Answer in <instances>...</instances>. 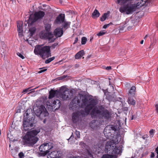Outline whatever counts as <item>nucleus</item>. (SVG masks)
<instances>
[{"label": "nucleus", "mask_w": 158, "mask_h": 158, "mask_svg": "<svg viewBox=\"0 0 158 158\" xmlns=\"http://www.w3.org/2000/svg\"><path fill=\"white\" fill-rule=\"evenodd\" d=\"M82 106H85L84 110H81L73 112L72 114V119L73 123H76L81 118V116L85 117L89 114L90 111L97 104V100L94 98H88L86 96L82 99Z\"/></svg>", "instance_id": "1"}, {"label": "nucleus", "mask_w": 158, "mask_h": 158, "mask_svg": "<svg viewBox=\"0 0 158 158\" xmlns=\"http://www.w3.org/2000/svg\"><path fill=\"white\" fill-rule=\"evenodd\" d=\"M72 95V92L71 90L64 89L63 87H62L59 90H54L51 89L49 92V99L52 98L56 96L60 98L63 100H66L70 98Z\"/></svg>", "instance_id": "2"}, {"label": "nucleus", "mask_w": 158, "mask_h": 158, "mask_svg": "<svg viewBox=\"0 0 158 158\" xmlns=\"http://www.w3.org/2000/svg\"><path fill=\"white\" fill-rule=\"evenodd\" d=\"M92 118H98V117L108 120L111 117V114L110 112L107 109L102 106H99L92 109L90 113Z\"/></svg>", "instance_id": "3"}, {"label": "nucleus", "mask_w": 158, "mask_h": 158, "mask_svg": "<svg viewBox=\"0 0 158 158\" xmlns=\"http://www.w3.org/2000/svg\"><path fill=\"white\" fill-rule=\"evenodd\" d=\"M34 53L36 55H40L43 59L48 58L51 56L50 47L49 46L38 45L34 50Z\"/></svg>", "instance_id": "4"}, {"label": "nucleus", "mask_w": 158, "mask_h": 158, "mask_svg": "<svg viewBox=\"0 0 158 158\" xmlns=\"http://www.w3.org/2000/svg\"><path fill=\"white\" fill-rule=\"evenodd\" d=\"M40 131L33 130L28 132L24 136L25 143L28 144L29 146H32L36 143L38 140L36 135Z\"/></svg>", "instance_id": "5"}, {"label": "nucleus", "mask_w": 158, "mask_h": 158, "mask_svg": "<svg viewBox=\"0 0 158 158\" xmlns=\"http://www.w3.org/2000/svg\"><path fill=\"white\" fill-rule=\"evenodd\" d=\"M117 127L113 125H108L106 127L104 130V133L106 137L108 139H112L117 132Z\"/></svg>", "instance_id": "6"}, {"label": "nucleus", "mask_w": 158, "mask_h": 158, "mask_svg": "<svg viewBox=\"0 0 158 158\" xmlns=\"http://www.w3.org/2000/svg\"><path fill=\"white\" fill-rule=\"evenodd\" d=\"M136 6L135 4L128 3L126 5L121 7L119 9V11L122 13H126L127 15L132 14L136 10Z\"/></svg>", "instance_id": "7"}, {"label": "nucleus", "mask_w": 158, "mask_h": 158, "mask_svg": "<svg viewBox=\"0 0 158 158\" xmlns=\"http://www.w3.org/2000/svg\"><path fill=\"white\" fill-rule=\"evenodd\" d=\"M51 143H45L41 145L39 147V150L40 152H43L44 156H45L50 152L51 149L53 148V145Z\"/></svg>", "instance_id": "8"}, {"label": "nucleus", "mask_w": 158, "mask_h": 158, "mask_svg": "<svg viewBox=\"0 0 158 158\" xmlns=\"http://www.w3.org/2000/svg\"><path fill=\"white\" fill-rule=\"evenodd\" d=\"M34 120V118L32 117L31 118V120L30 119L27 118V120L23 122V127L24 131H27L30 130L31 128L33 126Z\"/></svg>", "instance_id": "9"}, {"label": "nucleus", "mask_w": 158, "mask_h": 158, "mask_svg": "<svg viewBox=\"0 0 158 158\" xmlns=\"http://www.w3.org/2000/svg\"><path fill=\"white\" fill-rule=\"evenodd\" d=\"M40 38L42 39L48 40L50 42H53L55 40L54 35L51 32L42 33L40 35Z\"/></svg>", "instance_id": "10"}, {"label": "nucleus", "mask_w": 158, "mask_h": 158, "mask_svg": "<svg viewBox=\"0 0 158 158\" xmlns=\"http://www.w3.org/2000/svg\"><path fill=\"white\" fill-rule=\"evenodd\" d=\"M39 109V112H37L36 115H39L40 118H43L48 115V113L44 106H40Z\"/></svg>", "instance_id": "11"}, {"label": "nucleus", "mask_w": 158, "mask_h": 158, "mask_svg": "<svg viewBox=\"0 0 158 158\" xmlns=\"http://www.w3.org/2000/svg\"><path fill=\"white\" fill-rule=\"evenodd\" d=\"M61 156V152L57 150L49 152L47 156L48 158H62Z\"/></svg>", "instance_id": "12"}, {"label": "nucleus", "mask_w": 158, "mask_h": 158, "mask_svg": "<svg viewBox=\"0 0 158 158\" xmlns=\"http://www.w3.org/2000/svg\"><path fill=\"white\" fill-rule=\"evenodd\" d=\"M80 98L77 97H75L70 102L69 106L73 109L79 106L78 104L80 103Z\"/></svg>", "instance_id": "13"}, {"label": "nucleus", "mask_w": 158, "mask_h": 158, "mask_svg": "<svg viewBox=\"0 0 158 158\" xmlns=\"http://www.w3.org/2000/svg\"><path fill=\"white\" fill-rule=\"evenodd\" d=\"M45 12L43 11H39L35 12L32 19V22H35L39 19L42 18L45 15Z\"/></svg>", "instance_id": "14"}, {"label": "nucleus", "mask_w": 158, "mask_h": 158, "mask_svg": "<svg viewBox=\"0 0 158 158\" xmlns=\"http://www.w3.org/2000/svg\"><path fill=\"white\" fill-rule=\"evenodd\" d=\"M151 0H138L137 3L135 4L136 8H139L143 6H147Z\"/></svg>", "instance_id": "15"}, {"label": "nucleus", "mask_w": 158, "mask_h": 158, "mask_svg": "<svg viewBox=\"0 0 158 158\" xmlns=\"http://www.w3.org/2000/svg\"><path fill=\"white\" fill-rule=\"evenodd\" d=\"M61 105V103L60 101L57 99L51 102V103H49V105L55 108V110L58 109L60 107Z\"/></svg>", "instance_id": "16"}, {"label": "nucleus", "mask_w": 158, "mask_h": 158, "mask_svg": "<svg viewBox=\"0 0 158 158\" xmlns=\"http://www.w3.org/2000/svg\"><path fill=\"white\" fill-rule=\"evenodd\" d=\"M113 148L111 151L112 153L114 155H118L122 152V147L121 146H116V144H114Z\"/></svg>", "instance_id": "17"}, {"label": "nucleus", "mask_w": 158, "mask_h": 158, "mask_svg": "<svg viewBox=\"0 0 158 158\" xmlns=\"http://www.w3.org/2000/svg\"><path fill=\"white\" fill-rule=\"evenodd\" d=\"M65 17V15L64 14H60L58 16L55 20V22L57 24L61 23L64 22Z\"/></svg>", "instance_id": "18"}, {"label": "nucleus", "mask_w": 158, "mask_h": 158, "mask_svg": "<svg viewBox=\"0 0 158 158\" xmlns=\"http://www.w3.org/2000/svg\"><path fill=\"white\" fill-rule=\"evenodd\" d=\"M112 143V142L111 141L107 142L105 147L106 150L108 152L110 151L111 152L113 147H114V144H113Z\"/></svg>", "instance_id": "19"}, {"label": "nucleus", "mask_w": 158, "mask_h": 158, "mask_svg": "<svg viewBox=\"0 0 158 158\" xmlns=\"http://www.w3.org/2000/svg\"><path fill=\"white\" fill-rule=\"evenodd\" d=\"M63 34V28L61 29L56 28L54 32V34L57 37H60Z\"/></svg>", "instance_id": "20"}, {"label": "nucleus", "mask_w": 158, "mask_h": 158, "mask_svg": "<svg viewBox=\"0 0 158 158\" xmlns=\"http://www.w3.org/2000/svg\"><path fill=\"white\" fill-rule=\"evenodd\" d=\"M136 92V88L135 86H132L128 93V96L134 97Z\"/></svg>", "instance_id": "21"}, {"label": "nucleus", "mask_w": 158, "mask_h": 158, "mask_svg": "<svg viewBox=\"0 0 158 158\" xmlns=\"http://www.w3.org/2000/svg\"><path fill=\"white\" fill-rule=\"evenodd\" d=\"M121 139V136L120 134H117L115 138H114L112 141L114 144H116L119 142Z\"/></svg>", "instance_id": "22"}, {"label": "nucleus", "mask_w": 158, "mask_h": 158, "mask_svg": "<svg viewBox=\"0 0 158 158\" xmlns=\"http://www.w3.org/2000/svg\"><path fill=\"white\" fill-rule=\"evenodd\" d=\"M17 26L18 28V31L19 33H22L23 30V24L21 22L17 23Z\"/></svg>", "instance_id": "23"}, {"label": "nucleus", "mask_w": 158, "mask_h": 158, "mask_svg": "<svg viewBox=\"0 0 158 158\" xmlns=\"http://www.w3.org/2000/svg\"><path fill=\"white\" fill-rule=\"evenodd\" d=\"M85 54L83 50H81L78 52L75 55V58L76 59H78Z\"/></svg>", "instance_id": "24"}, {"label": "nucleus", "mask_w": 158, "mask_h": 158, "mask_svg": "<svg viewBox=\"0 0 158 158\" xmlns=\"http://www.w3.org/2000/svg\"><path fill=\"white\" fill-rule=\"evenodd\" d=\"M133 97L128 96V102L129 104L134 106L135 104V101L132 98Z\"/></svg>", "instance_id": "25"}, {"label": "nucleus", "mask_w": 158, "mask_h": 158, "mask_svg": "<svg viewBox=\"0 0 158 158\" xmlns=\"http://www.w3.org/2000/svg\"><path fill=\"white\" fill-rule=\"evenodd\" d=\"M100 15V13L98 10L95 9L92 13V16L94 19H95L99 17Z\"/></svg>", "instance_id": "26"}, {"label": "nucleus", "mask_w": 158, "mask_h": 158, "mask_svg": "<svg viewBox=\"0 0 158 158\" xmlns=\"http://www.w3.org/2000/svg\"><path fill=\"white\" fill-rule=\"evenodd\" d=\"M109 14L107 13H105L100 18V20L101 21L103 22L105 21L107 17L108 16Z\"/></svg>", "instance_id": "27"}, {"label": "nucleus", "mask_w": 158, "mask_h": 158, "mask_svg": "<svg viewBox=\"0 0 158 158\" xmlns=\"http://www.w3.org/2000/svg\"><path fill=\"white\" fill-rule=\"evenodd\" d=\"M36 29L35 27H33L30 28L29 29L31 36H32L35 33L36 31Z\"/></svg>", "instance_id": "28"}, {"label": "nucleus", "mask_w": 158, "mask_h": 158, "mask_svg": "<svg viewBox=\"0 0 158 158\" xmlns=\"http://www.w3.org/2000/svg\"><path fill=\"white\" fill-rule=\"evenodd\" d=\"M101 158H116V157L113 156L105 154L102 156Z\"/></svg>", "instance_id": "29"}, {"label": "nucleus", "mask_w": 158, "mask_h": 158, "mask_svg": "<svg viewBox=\"0 0 158 158\" xmlns=\"http://www.w3.org/2000/svg\"><path fill=\"white\" fill-rule=\"evenodd\" d=\"M70 23L68 22H64L62 24L63 28L65 29H67L70 25Z\"/></svg>", "instance_id": "30"}, {"label": "nucleus", "mask_w": 158, "mask_h": 158, "mask_svg": "<svg viewBox=\"0 0 158 158\" xmlns=\"http://www.w3.org/2000/svg\"><path fill=\"white\" fill-rule=\"evenodd\" d=\"M45 29L46 31H49L51 28L50 24L48 23L46 24L45 26Z\"/></svg>", "instance_id": "31"}, {"label": "nucleus", "mask_w": 158, "mask_h": 158, "mask_svg": "<svg viewBox=\"0 0 158 158\" xmlns=\"http://www.w3.org/2000/svg\"><path fill=\"white\" fill-rule=\"evenodd\" d=\"M55 58V57L54 56H53L51 58H49L46 60L45 61V63L46 64H48L53 60Z\"/></svg>", "instance_id": "32"}, {"label": "nucleus", "mask_w": 158, "mask_h": 158, "mask_svg": "<svg viewBox=\"0 0 158 158\" xmlns=\"http://www.w3.org/2000/svg\"><path fill=\"white\" fill-rule=\"evenodd\" d=\"M87 38L85 37H83L81 38V44L82 45L85 44L87 41Z\"/></svg>", "instance_id": "33"}, {"label": "nucleus", "mask_w": 158, "mask_h": 158, "mask_svg": "<svg viewBox=\"0 0 158 158\" xmlns=\"http://www.w3.org/2000/svg\"><path fill=\"white\" fill-rule=\"evenodd\" d=\"M58 44V43H54L51 46H50V48H51L52 49H54L57 46Z\"/></svg>", "instance_id": "34"}, {"label": "nucleus", "mask_w": 158, "mask_h": 158, "mask_svg": "<svg viewBox=\"0 0 158 158\" xmlns=\"http://www.w3.org/2000/svg\"><path fill=\"white\" fill-rule=\"evenodd\" d=\"M106 32L103 31H100L97 34V35L99 36H101L105 34Z\"/></svg>", "instance_id": "35"}, {"label": "nucleus", "mask_w": 158, "mask_h": 158, "mask_svg": "<svg viewBox=\"0 0 158 158\" xmlns=\"http://www.w3.org/2000/svg\"><path fill=\"white\" fill-rule=\"evenodd\" d=\"M112 24V23H110L106 24H105L103 26V28L104 29H106L108 27H109L110 25Z\"/></svg>", "instance_id": "36"}, {"label": "nucleus", "mask_w": 158, "mask_h": 158, "mask_svg": "<svg viewBox=\"0 0 158 158\" xmlns=\"http://www.w3.org/2000/svg\"><path fill=\"white\" fill-rule=\"evenodd\" d=\"M17 55L19 56L22 59H23L25 58L24 56L21 53L19 52H18L17 53Z\"/></svg>", "instance_id": "37"}, {"label": "nucleus", "mask_w": 158, "mask_h": 158, "mask_svg": "<svg viewBox=\"0 0 158 158\" xmlns=\"http://www.w3.org/2000/svg\"><path fill=\"white\" fill-rule=\"evenodd\" d=\"M19 156L20 158H23L24 154L23 152H20L19 154Z\"/></svg>", "instance_id": "38"}, {"label": "nucleus", "mask_w": 158, "mask_h": 158, "mask_svg": "<svg viewBox=\"0 0 158 158\" xmlns=\"http://www.w3.org/2000/svg\"><path fill=\"white\" fill-rule=\"evenodd\" d=\"M154 130L152 129L150 130L149 132L150 135H152V136L154 135Z\"/></svg>", "instance_id": "39"}, {"label": "nucleus", "mask_w": 158, "mask_h": 158, "mask_svg": "<svg viewBox=\"0 0 158 158\" xmlns=\"http://www.w3.org/2000/svg\"><path fill=\"white\" fill-rule=\"evenodd\" d=\"M76 134L78 138H80V133L79 131H76Z\"/></svg>", "instance_id": "40"}, {"label": "nucleus", "mask_w": 158, "mask_h": 158, "mask_svg": "<svg viewBox=\"0 0 158 158\" xmlns=\"http://www.w3.org/2000/svg\"><path fill=\"white\" fill-rule=\"evenodd\" d=\"M31 88L30 87L26 89H24L23 90V91L22 92H27L29 91H30L31 90H29V89Z\"/></svg>", "instance_id": "41"}, {"label": "nucleus", "mask_w": 158, "mask_h": 158, "mask_svg": "<svg viewBox=\"0 0 158 158\" xmlns=\"http://www.w3.org/2000/svg\"><path fill=\"white\" fill-rule=\"evenodd\" d=\"M47 70V69H42L38 73H42L44 72L45 71H46Z\"/></svg>", "instance_id": "42"}, {"label": "nucleus", "mask_w": 158, "mask_h": 158, "mask_svg": "<svg viewBox=\"0 0 158 158\" xmlns=\"http://www.w3.org/2000/svg\"><path fill=\"white\" fill-rule=\"evenodd\" d=\"M106 69L107 70H109L111 69V67L110 66H107L106 67Z\"/></svg>", "instance_id": "43"}, {"label": "nucleus", "mask_w": 158, "mask_h": 158, "mask_svg": "<svg viewBox=\"0 0 158 158\" xmlns=\"http://www.w3.org/2000/svg\"><path fill=\"white\" fill-rule=\"evenodd\" d=\"M155 156V154L154 153V152H152L151 153V156H150L151 157V158H154L153 157Z\"/></svg>", "instance_id": "44"}, {"label": "nucleus", "mask_w": 158, "mask_h": 158, "mask_svg": "<svg viewBox=\"0 0 158 158\" xmlns=\"http://www.w3.org/2000/svg\"><path fill=\"white\" fill-rule=\"evenodd\" d=\"M155 107L156 108V111L157 113H158V104H156L155 106Z\"/></svg>", "instance_id": "45"}, {"label": "nucleus", "mask_w": 158, "mask_h": 158, "mask_svg": "<svg viewBox=\"0 0 158 158\" xmlns=\"http://www.w3.org/2000/svg\"><path fill=\"white\" fill-rule=\"evenodd\" d=\"M78 41V37H77L75 38V41H74V42L73 43V44H75L76 43H77Z\"/></svg>", "instance_id": "46"}, {"label": "nucleus", "mask_w": 158, "mask_h": 158, "mask_svg": "<svg viewBox=\"0 0 158 158\" xmlns=\"http://www.w3.org/2000/svg\"><path fill=\"white\" fill-rule=\"evenodd\" d=\"M132 26H129L128 28H127V29L128 30H130L131 29H132Z\"/></svg>", "instance_id": "47"}, {"label": "nucleus", "mask_w": 158, "mask_h": 158, "mask_svg": "<svg viewBox=\"0 0 158 158\" xmlns=\"http://www.w3.org/2000/svg\"><path fill=\"white\" fill-rule=\"evenodd\" d=\"M155 151L157 154V156H158V146L156 148Z\"/></svg>", "instance_id": "48"}, {"label": "nucleus", "mask_w": 158, "mask_h": 158, "mask_svg": "<svg viewBox=\"0 0 158 158\" xmlns=\"http://www.w3.org/2000/svg\"><path fill=\"white\" fill-rule=\"evenodd\" d=\"M143 40H142L140 41V43L141 44H142L143 43Z\"/></svg>", "instance_id": "49"}, {"label": "nucleus", "mask_w": 158, "mask_h": 158, "mask_svg": "<svg viewBox=\"0 0 158 158\" xmlns=\"http://www.w3.org/2000/svg\"><path fill=\"white\" fill-rule=\"evenodd\" d=\"M73 158H81L79 156L77 157H73Z\"/></svg>", "instance_id": "50"}, {"label": "nucleus", "mask_w": 158, "mask_h": 158, "mask_svg": "<svg viewBox=\"0 0 158 158\" xmlns=\"http://www.w3.org/2000/svg\"><path fill=\"white\" fill-rule=\"evenodd\" d=\"M134 119V117L133 115H132L131 118V119L133 120Z\"/></svg>", "instance_id": "51"}, {"label": "nucleus", "mask_w": 158, "mask_h": 158, "mask_svg": "<svg viewBox=\"0 0 158 158\" xmlns=\"http://www.w3.org/2000/svg\"><path fill=\"white\" fill-rule=\"evenodd\" d=\"M147 36H148L147 35H146L145 36V37H144V39H146L147 37Z\"/></svg>", "instance_id": "52"}, {"label": "nucleus", "mask_w": 158, "mask_h": 158, "mask_svg": "<svg viewBox=\"0 0 158 158\" xmlns=\"http://www.w3.org/2000/svg\"><path fill=\"white\" fill-rule=\"evenodd\" d=\"M72 137V135L71 136V137L69 138V139H70Z\"/></svg>", "instance_id": "53"}, {"label": "nucleus", "mask_w": 158, "mask_h": 158, "mask_svg": "<svg viewBox=\"0 0 158 158\" xmlns=\"http://www.w3.org/2000/svg\"><path fill=\"white\" fill-rule=\"evenodd\" d=\"M26 115H27V116H28V114L27 113H26Z\"/></svg>", "instance_id": "54"}, {"label": "nucleus", "mask_w": 158, "mask_h": 158, "mask_svg": "<svg viewBox=\"0 0 158 158\" xmlns=\"http://www.w3.org/2000/svg\"><path fill=\"white\" fill-rule=\"evenodd\" d=\"M156 158H158V156H156Z\"/></svg>", "instance_id": "55"}, {"label": "nucleus", "mask_w": 158, "mask_h": 158, "mask_svg": "<svg viewBox=\"0 0 158 158\" xmlns=\"http://www.w3.org/2000/svg\"><path fill=\"white\" fill-rule=\"evenodd\" d=\"M10 1H13V0H10Z\"/></svg>", "instance_id": "56"}]
</instances>
